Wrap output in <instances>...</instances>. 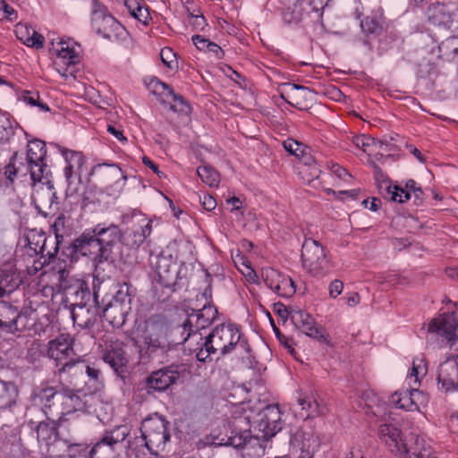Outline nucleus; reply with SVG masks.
Here are the masks:
<instances>
[{
  "label": "nucleus",
  "instance_id": "21",
  "mask_svg": "<svg viewBox=\"0 0 458 458\" xmlns=\"http://www.w3.org/2000/svg\"><path fill=\"white\" fill-rule=\"evenodd\" d=\"M63 157L65 159L66 166L64 169V174L67 182V195L77 193V188L72 186L73 177L81 181V167L84 165V157L81 152L63 149Z\"/></svg>",
  "mask_w": 458,
  "mask_h": 458
},
{
  "label": "nucleus",
  "instance_id": "59",
  "mask_svg": "<svg viewBox=\"0 0 458 458\" xmlns=\"http://www.w3.org/2000/svg\"><path fill=\"white\" fill-rule=\"evenodd\" d=\"M155 89L156 90H159V93L166 98H169L171 95H174V89L168 84L159 80L156 81Z\"/></svg>",
  "mask_w": 458,
  "mask_h": 458
},
{
  "label": "nucleus",
  "instance_id": "27",
  "mask_svg": "<svg viewBox=\"0 0 458 458\" xmlns=\"http://www.w3.org/2000/svg\"><path fill=\"white\" fill-rule=\"evenodd\" d=\"M458 320L454 313H444L435 318L428 324V331L436 333L453 344L456 338Z\"/></svg>",
  "mask_w": 458,
  "mask_h": 458
},
{
  "label": "nucleus",
  "instance_id": "36",
  "mask_svg": "<svg viewBox=\"0 0 458 458\" xmlns=\"http://www.w3.org/2000/svg\"><path fill=\"white\" fill-rule=\"evenodd\" d=\"M66 294L73 301L72 308L89 304L91 299L90 291L83 281H78L74 285L69 286Z\"/></svg>",
  "mask_w": 458,
  "mask_h": 458
},
{
  "label": "nucleus",
  "instance_id": "45",
  "mask_svg": "<svg viewBox=\"0 0 458 458\" xmlns=\"http://www.w3.org/2000/svg\"><path fill=\"white\" fill-rule=\"evenodd\" d=\"M386 197L390 200L399 203H403L405 200L411 199L409 191H405L403 188L396 185H386Z\"/></svg>",
  "mask_w": 458,
  "mask_h": 458
},
{
  "label": "nucleus",
  "instance_id": "1",
  "mask_svg": "<svg viewBox=\"0 0 458 458\" xmlns=\"http://www.w3.org/2000/svg\"><path fill=\"white\" fill-rule=\"evenodd\" d=\"M47 148L43 140L35 139L28 142L25 153L14 150L9 163L4 168V176L13 183L20 175L22 178L30 176L33 185L42 184L35 190L33 200L37 209L44 216L55 215L59 208L56 191L49 180L50 170L46 163Z\"/></svg>",
  "mask_w": 458,
  "mask_h": 458
},
{
  "label": "nucleus",
  "instance_id": "49",
  "mask_svg": "<svg viewBox=\"0 0 458 458\" xmlns=\"http://www.w3.org/2000/svg\"><path fill=\"white\" fill-rule=\"evenodd\" d=\"M19 99L24 101L31 106H38L41 111H49L48 106L39 101V95L38 92L24 90L22 94L19 97Z\"/></svg>",
  "mask_w": 458,
  "mask_h": 458
},
{
  "label": "nucleus",
  "instance_id": "31",
  "mask_svg": "<svg viewBox=\"0 0 458 458\" xmlns=\"http://www.w3.org/2000/svg\"><path fill=\"white\" fill-rule=\"evenodd\" d=\"M103 360L107 363L117 375H122L126 369L128 359L123 342H111L106 347Z\"/></svg>",
  "mask_w": 458,
  "mask_h": 458
},
{
  "label": "nucleus",
  "instance_id": "23",
  "mask_svg": "<svg viewBox=\"0 0 458 458\" xmlns=\"http://www.w3.org/2000/svg\"><path fill=\"white\" fill-rule=\"evenodd\" d=\"M291 320L296 327L308 336L319 342L329 343L328 335L324 333V329L316 324L314 318L309 313L301 310L291 309Z\"/></svg>",
  "mask_w": 458,
  "mask_h": 458
},
{
  "label": "nucleus",
  "instance_id": "17",
  "mask_svg": "<svg viewBox=\"0 0 458 458\" xmlns=\"http://www.w3.org/2000/svg\"><path fill=\"white\" fill-rule=\"evenodd\" d=\"M428 402L427 394L411 386V389L396 391L389 398V403L395 408L408 411H419L420 405Z\"/></svg>",
  "mask_w": 458,
  "mask_h": 458
},
{
  "label": "nucleus",
  "instance_id": "3",
  "mask_svg": "<svg viewBox=\"0 0 458 458\" xmlns=\"http://www.w3.org/2000/svg\"><path fill=\"white\" fill-rule=\"evenodd\" d=\"M250 415L256 438L269 439L283 428L282 413L276 404L267 405L257 412L250 411Z\"/></svg>",
  "mask_w": 458,
  "mask_h": 458
},
{
  "label": "nucleus",
  "instance_id": "12",
  "mask_svg": "<svg viewBox=\"0 0 458 458\" xmlns=\"http://www.w3.org/2000/svg\"><path fill=\"white\" fill-rule=\"evenodd\" d=\"M150 265L155 269L158 282L166 288L176 285L179 279L178 265L171 254L161 251L158 254H151Z\"/></svg>",
  "mask_w": 458,
  "mask_h": 458
},
{
  "label": "nucleus",
  "instance_id": "14",
  "mask_svg": "<svg viewBox=\"0 0 458 458\" xmlns=\"http://www.w3.org/2000/svg\"><path fill=\"white\" fill-rule=\"evenodd\" d=\"M93 300L91 303L83 306H75L71 310L73 323L79 327L91 330L101 317V306L98 301L100 286L94 285Z\"/></svg>",
  "mask_w": 458,
  "mask_h": 458
},
{
  "label": "nucleus",
  "instance_id": "4",
  "mask_svg": "<svg viewBox=\"0 0 458 458\" xmlns=\"http://www.w3.org/2000/svg\"><path fill=\"white\" fill-rule=\"evenodd\" d=\"M36 400L41 404V410L47 420H58L69 411H65L63 404L70 401L74 405L79 401V396L72 391L60 393L52 386L40 388L36 394Z\"/></svg>",
  "mask_w": 458,
  "mask_h": 458
},
{
  "label": "nucleus",
  "instance_id": "55",
  "mask_svg": "<svg viewBox=\"0 0 458 458\" xmlns=\"http://www.w3.org/2000/svg\"><path fill=\"white\" fill-rule=\"evenodd\" d=\"M189 22L195 30H202L207 26L206 19L201 13L197 15L194 14L193 17L190 18Z\"/></svg>",
  "mask_w": 458,
  "mask_h": 458
},
{
  "label": "nucleus",
  "instance_id": "24",
  "mask_svg": "<svg viewBox=\"0 0 458 458\" xmlns=\"http://www.w3.org/2000/svg\"><path fill=\"white\" fill-rule=\"evenodd\" d=\"M244 412V416L236 417L232 421V428L225 445L241 448L251 438L250 415L247 411Z\"/></svg>",
  "mask_w": 458,
  "mask_h": 458
},
{
  "label": "nucleus",
  "instance_id": "42",
  "mask_svg": "<svg viewBox=\"0 0 458 458\" xmlns=\"http://www.w3.org/2000/svg\"><path fill=\"white\" fill-rule=\"evenodd\" d=\"M197 174L202 182L210 187L217 186L219 183L218 172L208 165H204L198 167Z\"/></svg>",
  "mask_w": 458,
  "mask_h": 458
},
{
  "label": "nucleus",
  "instance_id": "48",
  "mask_svg": "<svg viewBox=\"0 0 458 458\" xmlns=\"http://www.w3.org/2000/svg\"><path fill=\"white\" fill-rule=\"evenodd\" d=\"M283 147L285 151L294 156L298 159L301 156H303L304 151L310 150L308 146L290 138L283 142Z\"/></svg>",
  "mask_w": 458,
  "mask_h": 458
},
{
  "label": "nucleus",
  "instance_id": "41",
  "mask_svg": "<svg viewBox=\"0 0 458 458\" xmlns=\"http://www.w3.org/2000/svg\"><path fill=\"white\" fill-rule=\"evenodd\" d=\"M441 55L454 60L458 55V37L453 36L443 40L438 46Z\"/></svg>",
  "mask_w": 458,
  "mask_h": 458
},
{
  "label": "nucleus",
  "instance_id": "11",
  "mask_svg": "<svg viewBox=\"0 0 458 458\" xmlns=\"http://www.w3.org/2000/svg\"><path fill=\"white\" fill-rule=\"evenodd\" d=\"M72 355L73 349L68 335H60L49 341L47 356L54 360L56 367L60 366L58 369L59 374L69 371L76 365L77 362L72 358Z\"/></svg>",
  "mask_w": 458,
  "mask_h": 458
},
{
  "label": "nucleus",
  "instance_id": "38",
  "mask_svg": "<svg viewBox=\"0 0 458 458\" xmlns=\"http://www.w3.org/2000/svg\"><path fill=\"white\" fill-rule=\"evenodd\" d=\"M412 445L408 449V458H437L431 447L426 444L424 438L411 436Z\"/></svg>",
  "mask_w": 458,
  "mask_h": 458
},
{
  "label": "nucleus",
  "instance_id": "54",
  "mask_svg": "<svg viewBox=\"0 0 458 458\" xmlns=\"http://www.w3.org/2000/svg\"><path fill=\"white\" fill-rule=\"evenodd\" d=\"M160 57L165 65L169 68H173V64L176 63L175 54L172 50V48L165 47L160 52Z\"/></svg>",
  "mask_w": 458,
  "mask_h": 458
},
{
  "label": "nucleus",
  "instance_id": "50",
  "mask_svg": "<svg viewBox=\"0 0 458 458\" xmlns=\"http://www.w3.org/2000/svg\"><path fill=\"white\" fill-rule=\"evenodd\" d=\"M167 99L170 102V109L174 113L187 114L189 112L190 107L182 96L174 92Z\"/></svg>",
  "mask_w": 458,
  "mask_h": 458
},
{
  "label": "nucleus",
  "instance_id": "32",
  "mask_svg": "<svg viewBox=\"0 0 458 458\" xmlns=\"http://www.w3.org/2000/svg\"><path fill=\"white\" fill-rule=\"evenodd\" d=\"M217 310L213 305H204L200 310H191L186 312L182 322L185 327L192 326L200 330H205L216 318Z\"/></svg>",
  "mask_w": 458,
  "mask_h": 458
},
{
  "label": "nucleus",
  "instance_id": "6",
  "mask_svg": "<svg viewBox=\"0 0 458 458\" xmlns=\"http://www.w3.org/2000/svg\"><path fill=\"white\" fill-rule=\"evenodd\" d=\"M377 436L386 448L397 458H408V449L412 445L410 434L405 436L399 424L392 420H385L378 426Z\"/></svg>",
  "mask_w": 458,
  "mask_h": 458
},
{
  "label": "nucleus",
  "instance_id": "37",
  "mask_svg": "<svg viewBox=\"0 0 458 458\" xmlns=\"http://www.w3.org/2000/svg\"><path fill=\"white\" fill-rule=\"evenodd\" d=\"M21 279L12 267L0 269V298L13 293L20 284Z\"/></svg>",
  "mask_w": 458,
  "mask_h": 458
},
{
  "label": "nucleus",
  "instance_id": "13",
  "mask_svg": "<svg viewBox=\"0 0 458 458\" xmlns=\"http://www.w3.org/2000/svg\"><path fill=\"white\" fill-rule=\"evenodd\" d=\"M206 338L209 341V348L225 355L231 352L239 343L241 333L234 325L223 324L215 327Z\"/></svg>",
  "mask_w": 458,
  "mask_h": 458
},
{
  "label": "nucleus",
  "instance_id": "43",
  "mask_svg": "<svg viewBox=\"0 0 458 458\" xmlns=\"http://www.w3.org/2000/svg\"><path fill=\"white\" fill-rule=\"evenodd\" d=\"M54 233L55 235L56 242L60 243L65 235L70 233L71 228L67 225V219L64 214H60L52 225Z\"/></svg>",
  "mask_w": 458,
  "mask_h": 458
},
{
  "label": "nucleus",
  "instance_id": "8",
  "mask_svg": "<svg viewBox=\"0 0 458 458\" xmlns=\"http://www.w3.org/2000/svg\"><path fill=\"white\" fill-rule=\"evenodd\" d=\"M325 4L322 0H296L292 6L282 12V17L285 23L300 24L310 20L312 22H318L322 19V10Z\"/></svg>",
  "mask_w": 458,
  "mask_h": 458
},
{
  "label": "nucleus",
  "instance_id": "15",
  "mask_svg": "<svg viewBox=\"0 0 458 458\" xmlns=\"http://www.w3.org/2000/svg\"><path fill=\"white\" fill-rule=\"evenodd\" d=\"M91 25L95 31L105 38H111L121 29V24L107 13L98 0H92Z\"/></svg>",
  "mask_w": 458,
  "mask_h": 458
},
{
  "label": "nucleus",
  "instance_id": "61",
  "mask_svg": "<svg viewBox=\"0 0 458 458\" xmlns=\"http://www.w3.org/2000/svg\"><path fill=\"white\" fill-rule=\"evenodd\" d=\"M274 311L284 320L291 318V310H288L285 305L281 302L274 304Z\"/></svg>",
  "mask_w": 458,
  "mask_h": 458
},
{
  "label": "nucleus",
  "instance_id": "29",
  "mask_svg": "<svg viewBox=\"0 0 458 458\" xmlns=\"http://www.w3.org/2000/svg\"><path fill=\"white\" fill-rule=\"evenodd\" d=\"M27 133L17 123H13L6 115H0V143H9L13 147L26 142L28 148ZM28 148H26L27 150Z\"/></svg>",
  "mask_w": 458,
  "mask_h": 458
},
{
  "label": "nucleus",
  "instance_id": "9",
  "mask_svg": "<svg viewBox=\"0 0 458 458\" xmlns=\"http://www.w3.org/2000/svg\"><path fill=\"white\" fill-rule=\"evenodd\" d=\"M169 422L162 416L155 413L146 418L141 423V435L145 440V445L149 451L163 449L170 434L167 430Z\"/></svg>",
  "mask_w": 458,
  "mask_h": 458
},
{
  "label": "nucleus",
  "instance_id": "51",
  "mask_svg": "<svg viewBox=\"0 0 458 458\" xmlns=\"http://www.w3.org/2000/svg\"><path fill=\"white\" fill-rule=\"evenodd\" d=\"M354 144L363 149V151H367L368 148H374L377 145H382L383 143L377 139L372 138L369 135H360L355 137L353 140Z\"/></svg>",
  "mask_w": 458,
  "mask_h": 458
},
{
  "label": "nucleus",
  "instance_id": "47",
  "mask_svg": "<svg viewBox=\"0 0 458 458\" xmlns=\"http://www.w3.org/2000/svg\"><path fill=\"white\" fill-rule=\"evenodd\" d=\"M23 30H25L27 32V34H28V38L26 39H24V42L28 46L33 47H36V48L43 47V46H44V38L40 34L36 32L34 30H31L32 35L30 36V30H29V29L26 26H23V25H18L17 26L16 33L18 35L19 34H22Z\"/></svg>",
  "mask_w": 458,
  "mask_h": 458
},
{
  "label": "nucleus",
  "instance_id": "2",
  "mask_svg": "<svg viewBox=\"0 0 458 458\" xmlns=\"http://www.w3.org/2000/svg\"><path fill=\"white\" fill-rule=\"evenodd\" d=\"M137 331V335L131 341L137 350L140 363L149 362L157 351L164 352L169 346L168 326L164 316H151L142 326H139Z\"/></svg>",
  "mask_w": 458,
  "mask_h": 458
},
{
  "label": "nucleus",
  "instance_id": "25",
  "mask_svg": "<svg viewBox=\"0 0 458 458\" xmlns=\"http://www.w3.org/2000/svg\"><path fill=\"white\" fill-rule=\"evenodd\" d=\"M437 382L445 392L458 388V354L448 357L439 364Z\"/></svg>",
  "mask_w": 458,
  "mask_h": 458
},
{
  "label": "nucleus",
  "instance_id": "58",
  "mask_svg": "<svg viewBox=\"0 0 458 458\" xmlns=\"http://www.w3.org/2000/svg\"><path fill=\"white\" fill-rule=\"evenodd\" d=\"M199 202L204 209L211 211L216 207V200L208 194H205L202 198L199 197Z\"/></svg>",
  "mask_w": 458,
  "mask_h": 458
},
{
  "label": "nucleus",
  "instance_id": "63",
  "mask_svg": "<svg viewBox=\"0 0 458 458\" xmlns=\"http://www.w3.org/2000/svg\"><path fill=\"white\" fill-rule=\"evenodd\" d=\"M370 164L373 167L376 180H377V181L381 180L382 183L385 184V189H386V185H390L389 182L387 181L386 175L384 174L381 168L377 165H376L375 162H371Z\"/></svg>",
  "mask_w": 458,
  "mask_h": 458
},
{
  "label": "nucleus",
  "instance_id": "18",
  "mask_svg": "<svg viewBox=\"0 0 458 458\" xmlns=\"http://www.w3.org/2000/svg\"><path fill=\"white\" fill-rule=\"evenodd\" d=\"M98 242L102 248L100 259H111L113 247L122 242V231L114 224H98L93 228Z\"/></svg>",
  "mask_w": 458,
  "mask_h": 458
},
{
  "label": "nucleus",
  "instance_id": "19",
  "mask_svg": "<svg viewBox=\"0 0 458 458\" xmlns=\"http://www.w3.org/2000/svg\"><path fill=\"white\" fill-rule=\"evenodd\" d=\"M201 331L192 326L185 327V323L182 322L173 328L172 334L176 344H182L184 350L192 353L199 349L202 344H205L207 335H203Z\"/></svg>",
  "mask_w": 458,
  "mask_h": 458
},
{
  "label": "nucleus",
  "instance_id": "62",
  "mask_svg": "<svg viewBox=\"0 0 458 458\" xmlns=\"http://www.w3.org/2000/svg\"><path fill=\"white\" fill-rule=\"evenodd\" d=\"M303 173H307L308 182H312L313 180L318 179L320 174L322 173L320 166L317 165H312V166H308L306 171Z\"/></svg>",
  "mask_w": 458,
  "mask_h": 458
},
{
  "label": "nucleus",
  "instance_id": "10",
  "mask_svg": "<svg viewBox=\"0 0 458 458\" xmlns=\"http://www.w3.org/2000/svg\"><path fill=\"white\" fill-rule=\"evenodd\" d=\"M57 428L58 424L55 420L40 421L35 427L38 442L40 445H45L47 452L50 455H61V453L76 445L69 443L67 440L62 439L59 437ZM77 445L81 446L80 445Z\"/></svg>",
  "mask_w": 458,
  "mask_h": 458
},
{
  "label": "nucleus",
  "instance_id": "44",
  "mask_svg": "<svg viewBox=\"0 0 458 458\" xmlns=\"http://www.w3.org/2000/svg\"><path fill=\"white\" fill-rule=\"evenodd\" d=\"M360 27L368 35H378L383 30L382 22L375 16H367L360 21Z\"/></svg>",
  "mask_w": 458,
  "mask_h": 458
},
{
  "label": "nucleus",
  "instance_id": "30",
  "mask_svg": "<svg viewBox=\"0 0 458 458\" xmlns=\"http://www.w3.org/2000/svg\"><path fill=\"white\" fill-rule=\"evenodd\" d=\"M179 379V373L170 369H162L152 372L145 379L148 394L165 391Z\"/></svg>",
  "mask_w": 458,
  "mask_h": 458
},
{
  "label": "nucleus",
  "instance_id": "34",
  "mask_svg": "<svg viewBox=\"0 0 458 458\" xmlns=\"http://www.w3.org/2000/svg\"><path fill=\"white\" fill-rule=\"evenodd\" d=\"M103 306H101V314L114 327H122L126 320V317L130 312V309L112 301L102 299Z\"/></svg>",
  "mask_w": 458,
  "mask_h": 458
},
{
  "label": "nucleus",
  "instance_id": "28",
  "mask_svg": "<svg viewBox=\"0 0 458 458\" xmlns=\"http://www.w3.org/2000/svg\"><path fill=\"white\" fill-rule=\"evenodd\" d=\"M267 287L281 297H291L295 293V285L293 279L281 274L276 269H267L263 274Z\"/></svg>",
  "mask_w": 458,
  "mask_h": 458
},
{
  "label": "nucleus",
  "instance_id": "46",
  "mask_svg": "<svg viewBox=\"0 0 458 458\" xmlns=\"http://www.w3.org/2000/svg\"><path fill=\"white\" fill-rule=\"evenodd\" d=\"M428 372L427 363L423 357H416L412 361V368L410 373V378L414 380L415 384L420 383V378L426 376Z\"/></svg>",
  "mask_w": 458,
  "mask_h": 458
},
{
  "label": "nucleus",
  "instance_id": "20",
  "mask_svg": "<svg viewBox=\"0 0 458 458\" xmlns=\"http://www.w3.org/2000/svg\"><path fill=\"white\" fill-rule=\"evenodd\" d=\"M293 410L296 416L302 420L316 418L327 412V408L318 402L317 394L313 392L301 393Z\"/></svg>",
  "mask_w": 458,
  "mask_h": 458
},
{
  "label": "nucleus",
  "instance_id": "7",
  "mask_svg": "<svg viewBox=\"0 0 458 458\" xmlns=\"http://www.w3.org/2000/svg\"><path fill=\"white\" fill-rule=\"evenodd\" d=\"M303 268L312 276H324L330 270L323 246L316 240L305 239L301 250Z\"/></svg>",
  "mask_w": 458,
  "mask_h": 458
},
{
  "label": "nucleus",
  "instance_id": "26",
  "mask_svg": "<svg viewBox=\"0 0 458 458\" xmlns=\"http://www.w3.org/2000/svg\"><path fill=\"white\" fill-rule=\"evenodd\" d=\"M72 246L75 252L82 256H91L99 263L108 260L100 259L102 248L95 233H93V229L85 230L80 237L73 241Z\"/></svg>",
  "mask_w": 458,
  "mask_h": 458
},
{
  "label": "nucleus",
  "instance_id": "64",
  "mask_svg": "<svg viewBox=\"0 0 458 458\" xmlns=\"http://www.w3.org/2000/svg\"><path fill=\"white\" fill-rule=\"evenodd\" d=\"M207 52L212 53L217 59H222L224 56V51L215 42L210 41L208 47Z\"/></svg>",
  "mask_w": 458,
  "mask_h": 458
},
{
  "label": "nucleus",
  "instance_id": "39",
  "mask_svg": "<svg viewBox=\"0 0 458 458\" xmlns=\"http://www.w3.org/2000/svg\"><path fill=\"white\" fill-rule=\"evenodd\" d=\"M18 389L13 382L0 379V410L13 407L16 403Z\"/></svg>",
  "mask_w": 458,
  "mask_h": 458
},
{
  "label": "nucleus",
  "instance_id": "5",
  "mask_svg": "<svg viewBox=\"0 0 458 458\" xmlns=\"http://www.w3.org/2000/svg\"><path fill=\"white\" fill-rule=\"evenodd\" d=\"M129 433L128 427L125 425L106 430L100 439L89 451V458H118Z\"/></svg>",
  "mask_w": 458,
  "mask_h": 458
},
{
  "label": "nucleus",
  "instance_id": "52",
  "mask_svg": "<svg viewBox=\"0 0 458 458\" xmlns=\"http://www.w3.org/2000/svg\"><path fill=\"white\" fill-rule=\"evenodd\" d=\"M284 90H285V93L293 98L294 100H297V96L296 94L298 93V91H301V94L303 95V98H308V95L309 96H311L312 95V92L310 90L308 89V88L304 87V86H301V85H297V84H294V83H287L284 85Z\"/></svg>",
  "mask_w": 458,
  "mask_h": 458
},
{
  "label": "nucleus",
  "instance_id": "56",
  "mask_svg": "<svg viewBox=\"0 0 458 458\" xmlns=\"http://www.w3.org/2000/svg\"><path fill=\"white\" fill-rule=\"evenodd\" d=\"M344 289V283L340 280H334L329 284V295L331 298L335 299L338 295H340Z\"/></svg>",
  "mask_w": 458,
  "mask_h": 458
},
{
  "label": "nucleus",
  "instance_id": "57",
  "mask_svg": "<svg viewBox=\"0 0 458 458\" xmlns=\"http://www.w3.org/2000/svg\"><path fill=\"white\" fill-rule=\"evenodd\" d=\"M131 14L140 21H142L143 23H147V20L148 19V9L142 8L141 6L138 5L135 9L131 11Z\"/></svg>",
  "mask_w": 458,
  "mask_h": 458
},
{
  "label": "nucleus",
  "instance_id": "33",
  "mask_svg": "<svg viewBox=\"0 0 458 458\" xmlns=\"http://www.w3.org/2000/svg\"><path fill=\"white\" fill-rule=\"evenodd\" d=\"M143 224L122 233V243L129 248H138L152 232L151 221L142 219Z\"/></svg>",
  "mask_w": 458,
  "mask_h": 458
},
{
  "label": "nucleus",
  "instance_id": "22",
  "mask_svg": "<svg viewBox=\"0 0 458 458\" xmlns=\"http://www.w3.org/2000/svg\"><path fill=\"white\" fill-rule=\"evenodd\" d=\"M25 327L26 323H21L18 308L7 301H0V337L21 332Z\"/></svg>",
  "mask_w": 458,
  "mask_h": 458
},
{
  "label": "nucleus",
  "instance_id": "60",
  "mask_svg": "<svg viewBox=\"0 0 458 458\" xmlns=\"http://www.w3.org/2000/svg\"><path fill=\"white\" fill-rule=\"evenodd\" d=\"M193 44L200 51H207L210 40L200 35H194L191 38Z\"/></svg>",
  "mask_w": 458,
  "mask_h": 458
},
{
  "label": "nucleus",
  "instance_id": "16",
  "mask_svg": "<svg viewBox=\"0 0 458 458\" xmlns=\"http://www.w3.org/2000/svg\"><path fill=\"white\" fill-rule=\"evenodd\" d=\"M53 51L55 52L57 59L55 62L57 72L63 77L73 75V66L80 62V55L68 41L61 39L56 43L52 42Z\"/></svg>",
  "mask_w": 458,
  "mask_h": 458
},
{
  "label": "nucleus",
  "instance_id": "53",
  "mask_svg": "<svg viewBox=\"0 0 458 458\" xmlns=\"http://www.w3.org/2000/svg\"><path fill=\"white\" fill-rule=\"evenodd\" d=\"M209 341L205 338V344H202V346L194 352L199 361L205 362L211 353L217 352L215 349L209 348Z\"/></svg>",
  "mask_w": 458,
  "mask_h": 458
},
{
  "label": "nucleus",
  "instance_id": "35",
  "mask_svg": "<svg viewBox=\"0 0 458 458\" xmlns=\"http://www.w3.org/2000/svg\"><path fill=\"white\" fill-rule=\"evenodd\" d=\"M426 16L430 23L441 26L452 21L453 13L448 5L436 2L427 8Z\"/></svg>",
  "mask_w": 458,
  "mask_h": 458
},
{
  "label": "nucleus",
  "instance_id": "40",
  "mask_svg": "<svg viewBox=\"0 0 458 458\" xmlns=\"http://www.w3.org/2000/svg\"><path fill=\"white\" fill-rule=\"evenodd\" d=\"M131 286L127 283H123L118 286V289L115 291V293L112 296L109 301H112L115 304L122 305L131 310Z\"/></svg>",
  "mask_w": 458,
  "mask_h": 458
}]
</instances>
